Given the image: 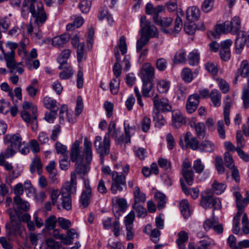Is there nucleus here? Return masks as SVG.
<instances>
[{
	"mask_svg": "<svg viewBox=\"0 0 249 249\" xmlns=\"http://www.w3.org/2000/svg\"><path fill=\"white\" fill-rule=\"evenodd\" d=\"M241 21L239 17H234L231 21H225L223 24H218L215 27V32H212L214 38H218L221 33H231L236 35L234 42L235 52L236 54H240L245 45L249 47V31L240 30Z\"/></svg>",
	"mask_w": 249,
	"mask_h": 249,
	"instance_id": "obj_1",
	"label": "nucleus"
},
{
	"mask_svg": "<svg viewBox=\"0 0 249 249\" xmlns=\"http://www.w3.org/2000/svg\"><path fill=\"white\" fill-rule=\"evenodd\" d=\"M30 13L32 17L34 18V24L38 28L42 27L47 19V16L44 10L42 3L37 1L36 6L35 4H31Z\"/></svg>",
	"mask_w": 249,
	"mask_h": 249,
	"instance_id": "obj_2",
	"label": "nucleus"
},
{
	"mask_svg": "<svg viewBox=\"0 0 249 249\" xmlns=\"http://www.w3.org/2000/svg\"><path fill=\"white\" fill-rule=\"evenodd\" d=\"M96 152L101 156L107 155L110 151V139L108 134H106L103 141L102 137L97 136L94 142Z\"/></svg>",
	"mask_w": 249,
	"mask_h": 249,
	"instance_id": "obj_3",
	"label": "nucleus"
},
{
	"mask_svg": "<svg viewBox=\"0 0 249 249\" xmlns=\"http://www.w3.org/2000/svg\"><path fill=\"white\" fill-rule=\"evenodd\" d=\"M141 27L142 32L141 35H144L150 39L151 37H157L158 36V32L157 28L150 24L146 20L145 16L141 18Z\"/></svg>",
	"mask_w": 249,
	"mask_h": 249,
	"instance_id": "obj_4",
	"label": "nucleus"
},
{
	"mask_svg": "<svg viewBox=\"0 0 249 249\" xmlns=\"http://www.w3.org/2000/svg\"><path fill=\"white\" fill-rule=\"evenodd\" d=\"M112 180L111 191L113 194H116L118 191L121 192L124 188H126L125 177L122 173H114Z\"/></svg>",
	"mask_w": 249,
	"mask_h": 249,
	"instance_id": "obj_5",
	"label": "nucleus"
},
{
	"mask_svg": "<svg viewBox=\"0 0 249 249\" xmlns=\"http://www.w3.org/2000/svg\"><path fill=\"white\" fill-rule=\"evenodd\" d=\"M154 107L158 111L167 112L172 110V106L170 104L169 100L166 97L159 98L158 94H156L153 98Z\"/></svg>",
	"mask_w": 249,
	"mask_h": 249,
	"instance_id": "obj_6",
	"label": "nucleus"
},
{
	"mask_svg": "<svg viewBox=\"0 0 249 249\" xmlns=\"http://www.w3.org/2000/svg\"><path fill=\"white\" fill-rule=\"evenodd\" d=\"M84 189H83L79 200L80 206L83 208L87 207L92 196V189L88 178H84Z\"/></svg>",
	"mask_w": 249,
	"mask_h": 249,
	"instance_id": "obj_7",
	"label": "nucleus"
},
{
	"mask_svg": "<svg viewBox=\"0 0 249 249\" xmlns=\"http://www.w3.org/2000/svg\"><path fill=\"white\" fill-rule=\"evenodd\" d=\"M135 217L134 212L131 211L124 218V223L126 230V238L127 241L132 240L134 236V232L132 231V229Z\"/></svg>",
	"mask_w": 249,
	"mask_h": 249,
	"instance_id": "obj_8",
	"label": "nucleus"
},
{
	"mask_svg": "<svg viewBox=\"0 0 249 249\" xmlns=\"http://www.w3.org/2000/svg\"><path fill=\"white\" fill-rule=\"evenodd\" d=\"M36 107H33L32 109V116L29 112L23 111L21 113V117L22 119L27 123H30L32 124V129L33 131H35L37 129V121L36 114Z\"/></svg>",
	"mask_w": 249,
	"mask_h": 249,
	"instance_id": "obj_9",
	"label": "nucleus"
},
{
	"mask_svg": "<svg viewBox=\"0 0 249 249\" xmlns=\"http://www.w3.org/2000/svg\"><path fill=\"white\" fill-rule=\"evenodd\" d=\"M77 186V178L76 174L72 172L71 174L70 181L66 182L62 186L61 193H65L71 196V194L75 193Z\"/></svg>",
	"mask_w": 249,
	"mask_h": 249,
	"instance_id": "obj_10",
	"label": "nucleus"
},
{
	"mask_svg": "<svg viewBox=\"0 0 249 249\" xmlns=\"http://www.w3.org/2000/svg\"><path fill=\"white\" fill-rule=\"evenodd\" d=\"M155 69L150 63H144L141 70V79L142 82H150L154 78Z\"/></svg>",
	"mask_w": 249,
	"mask_h": 249,
	"instance_id": "obj_11",
	"label": "nucleus"
},
{
	"mask_svg": "<svg viewBox=\"0 0 249 249\" xmlns=\"http://www.w3.org/2000/svg\"><path fill=\"white\" fill-rule=\"evenodd\" d=\"M14 207L17 215L19 217L21 211L27 212L29 210L30 204L19 196H16L14 197Z\"/></svg>",
	"mask_w": 249,
	"mask_h": 249,
	"instance_id": "obj_12",
	"label": "nucleus"
},
{
	"mask_svg": "<svg viewBox=\"0 0 249 249\" xmlns=\"http://www.w3.org/2000/svg\"><path fill=\"white\" fill-rule=\"evenodd\" d=\"M119 49L122 55H124L127 53V44L124 36H122L120 37L119 39V43L118 46L114 48V55L116 60V62L120 63L121 57L119 52Z\"/></svg>",
	"mask_w": 249,
	"mask_h": 249,
	"instance_id": "obj_13",
	"label": "nucleus"
},
{
	"mask_svg": "<svg viewBox=\"0 0 249 249\" xmlns=\"http://www.w3.org/2000/svg\"><path fill=\"white\" fill-rule=\"evenodd\" d=\"M199 104V96L197 94L190 95L188 98L186 105L187 112L193 113L197 108Z\"/></svg>",
	"mask_w": 249,
	"mask_h": 249,
	"instance_id": "obj_14",
	"label": "nucleus"
},
{
	"mask_svg": "<svg viewBox=\"0 0 249 249\" xmlns=\"http://www.w3.org/2000/svg\"><path fill=\"white\" fill-rule=\"evenodd\" d=\"M186 123V118L179 110H174L172 112V125L178 128Z\"/></svg>",
	"mask_w": 249,
	"mask_h": 249,
	"instance_id": "obj_15",
	"label": "nucleus"
},
{
	"mask_svg": "<svg viewBox=\"0 0 249 249\" xmlns=\"http://www.w3.org/2000/svg\"><path fill=\"white\" fill-rule=\"evenodd\" d=\"M186 19L188 21L198 20L200 17V11L196 6H192L188 8L186 11Z\"/></svg>",
	"mask_w": 249,
	"mask_h": 249,
	"instance_id": "obj_16",
	"label": "nucleus"
},
{
	"mask_svg": "<svg viewBox=\"0 0 249 249\" xmlns=\"http://www.w3.org/2000/svg\"><path fill=\"white\" fill-rule=\"evenodd\" d=\"M84 154L86 162L87 163L90 164L92 158L91 142L89 141L87 137L84 138Z\"/></svg>",
	"mask_w": 249,
	"mask_h": 249,
	"instance_id": "obj_17",
	"label": "nucleus"
},
{
	"mask_svg": "<svg viewBox=\"0 0 249 249\" xmlns=\"http://www.w3.org/2000/svg\"><path fill=\"white\" fill-rule=\"evenodd\" d=\"M142 96L145 97H154V89L152 81L142 82Z\"/></svg>",
	"mask_w": 249,
	"mask_h": 249,
	"instance_id": "obj_18",
	"label": "nucleus"
},
{
	"mask_svg": "<svg viewBox=\"0 0 249 249\" xmlns=\"http://www.w3.org/2000/svg\"><path fill=\"white\" fill-rule=\"evenodd\" d=\"M184 141L186 145L192 149L195 150L199 149L198 142L196 137H192L190 132H187L184 136Z\"/></svg>",
	"mask_w": 249,
	"mask_h": 249,
	"instance_id": "obj_19",
	"label": "nucleus"
},
{
	"mask_svg": "<svg viewBox=\"0 0 249 249\" xmlns=\"http://www.w3.org/2000/svg\"><path fill=\"white\" fill-rule=\"evenodd\" d=\"M70 38L69 34H64L58 36H55L52 40V45L56 47H60L68 42Z\"/></svg>",
	"mask_w": 249,
	"mask_h": 249,
	"instance_id": "obj_20",
	"label": "nucleus"
},
{
	"mask_svg": "<svg viewBox=\"0 0 249 249\" xmlns=\"http://www.w3.org/2000/svg\"><path fill=\"white\" fill-rule=\"evenodd\" d=\"M191 126L194 128L196 134L199 139H203L206 135L205 125L203 123L192 122Z\"/></svg>",
	"mask_w": 249,
	"mask_h": 249,
	"instance_id": "obj_21",
	"label": "nucleus"
},
{
	"mask_svg": "<svg viewBox=\"0 0 249 249\" xmlns=\"http://www.w3.org/2000/svg\"><path fill=\"white\" fill-rule=\"evenodd\" d=\"M36 0H24L22 3V7L21 9V15L24 19H26L28 17L29 13L30 12V7L31 4H35V6H36Z\"/></svg>",
	"mask_w": 249,
	"mask_h": 249,
	"instance_id": "obj_22",
	"label": "nucleus"
},
{
	"mask_svg": "<svg viewBox=\"0 0 249 249\" xmlns=\"http://www.w3.org/2000/svg\"><path fill=\"white\" fill-rule=\"evenodd\" d=\"M188 234L185 231H182L178 233L176 243L179 249H186L185 244L188 241Z\"/></svg>",
	"mask_w": 249,
	"mask_h": 249,
	"instance_id": "obj_23",
	"label": "nucleus"
},
{
	"mask_svg": "<svg viewBox=\"0 0 249 249\" xmlns=\"http://www.w3.org/2000/svg\"><path fill=\"white\" fill-rule=\"evenodd\" d=\"M5 140H7L10 142V145L18 149L21 145L22 139L18 134H16L12 136L6 135L4 137Z\"/></svg>",
	"mask_w": 249,
	"mask_h": 249,
	"instance_id": "obj_24",
	"label": "nucleus"
},
{
	"mask_svg": "<svg viewBox=\"0 0 249 249\" xmlns=\"http://www.w3.org/2000/svg\"><path fill=\"white\" fill-rule=\"evenodd\" d=\"M79 146L80 142L78 140L75 141L71 146L70 156L71 160L73 162H76L79 158L80 153Z\"/></svg>",
	"mask_w": 249,
	"mask_h": 249,
	"instance_id": "obj_25",
	"label": "nucleus"
},
{
	"mask_svg": "<svg viewBox=\"0 0 249 249\" xmlns=\"http://www.w3.org/2000/svg\"><path fill=\"white\" fill-rule=\"evenodd\" d=\"M43 104L46 108L50 110L57 111L59 108L58 104L56 101L53 98L46 96L43 100Z\"/></svg>",
	"mask_w": 249,
	"mask_h": 249,
	"instance_id": "obj_26",
	"label": "nucleus"
},
{
	"mask_svg": "<svg viewBox=\"0 0 249 249\" xmlns=\"http://www.w3.org/2000/svg\"><path fill=\"white\" fill-rule=\"evenodd\" d=\"M231 99L230 96H227L224 101L225 106L224 107V116L225 123L227 125H229L230 124V120L229 118Z\"/></svg>",
	"mask_w": 249,
	"mask_h": 249,
	"instance_id": "obj_27",
	"label": "nucleus"
},
{
	"mask_svg": "<svg viewBox=\"0 0 249 249\" xmlns=\"http://www.w3.org/2000/svg\"><path fill=\"white\" fill-rule=\"evenodd\" d=\"M215 148V145L212 142L205 140L202 141L199 145V150L201 152L211 153Z\"/></svg>",
	"mask_w": 249,
	"mask_h": 249,
	"instance_id": "obj_28",
	"label": "nucleus"
},
{
	"mask_svg": "<svg viewBox=\"0 0 249 249\" xmlns=\"http://www.w3.org/2000/svg\"><path fill=\"white\" fill-rule=\"evenodd\" d=\"M133 195L134 203L140 204L145 202L146 200L145 194L141 192L140 188L138 186L135 187Z\"/></svg>",
	"mask_w": 249,
	"mask_h": 249,
	"instance_id": "obj_29",
	"label": "nucleus"
},
{
	"mask_svg": "<svg viewBox=\"0 0 249 249\" xmlns=\"http://www.w3.org/2000/svg\"><path fill=\"white\" fill-rule=\"evenodd\" d=\"M210 97L214 107L220 106L221 94L217 89H213L210 92Z\"/></svg>",
	"mask_w": 249,
	"mask_h": 249,
	"instance_id": "obj_30",
	"label": "nucleus"
},
{
	"mask_svg": "<svg viewBox=\"0 0 249 249\" xmlns=\"http://www.w3.org/2000/svg\"><path fill=\"white\" fill-rule=\"evenodd\" d=\"M163 10V6L158 5L154 7L151 3H148L146 5L145 12L147 15H153V18L156 16H159V13Z\"/></svg>",
	"mask_w": 249,
	"mask_h": 249,
	"instance_id": "obj_31",
	"label": "nucleus"
},
{
	"mask_svg": "<svg viewBox=\"0 0 249 249\" xmlns=\"http://www.w3.org/2000/svg\"><path fill=\"white\" fill-rule=\"evenodd\" d=\"M7 229H9V232L13 234L16 235L19 233L21 229V223L20 222L16 221L15 220L12 221L11 223H7L5 225Z\"/></svg>",
	"mask_w": 249,
	"mask_h": 249,
	"instance_id": "obj_32",
	"label": "nucleus"
},
{
	"mask_svg": "<svg viewBox=\"0 0 249 249\" xmlns=\"http://www.w3.org/2000/svg\"><path fill=\"white\" fill-rule=\"evenodd\" d=\"M154 22L158 25L162 27H167L169 26L173 21L171 18H161L159 16H156L153 18Z\"/></svg>",
	"mask_w": 249,
	"mask_h": 249,
	"instance_id": "obj_33",
	"label": "nucleus"
},
{
	"mask_svg": "<svg viewBox=\"0 0 249 249\" xmlns=\"http://www.w3.org/2000/svg\"><path fill=\"white\" fill-rule=\"evenodd\" d=\"M42 166L40 159L37 156L35 157L30 164L31 173L34 174L36 171V168L38 174L40 175L42 172Z\"/></svg>",
	"mask_w": 249,
	"mask_h": 249,
	"instance_id": "obj_34",
	"label": "nucleus"
},
{
	"mask_svg": "<svg viewBox=\"0 0 249 249\" xmlns=\"http://www.w3.org/2000/svg\"><path fill=\"white\" fill-rule=\"evenodd\" d=\"M180 182L182 190L185 195H189V194H191L192 197L194 199L197 198L199 196V191L198 189L193 188L190 191L184 184L182 179H180Z\"/></svg>",
	"mask_w": 249,
	"mask_h": 249,
	"instance_id": "obj_35",
	"label": "nucleus"
},
{
	"mask_svg": "<svg viewBox=\"0 0 249 249\" xmlns=\"http://www.w3.org/2000/svg\"><path fill=\"white\" fill-rule=\"evenodd\" d=\"M71 51L69 49H66L63 51L58 58V62L59 63L58 69L61 70L63 69V65L66 64L67 59L69 58L71 54Z\"/></svg>",
	"mask_w": 249,
	"mask_h": 249,
	"instance_id": "obj_36",
	"label": "nucleus"
},
{
	"mask_svg": "<svg viewBox=\"0 0 249 249\" xmlns=\"http://www.w3.org/2000/svg\"><path fill=\"white\" fill-rule=\"evenodd\" d=\"M61 204L63 209L67 211L71 209V196L67 195L64 193H61Z\"/></svg>",
	"mask_w": 249,
	"mask_h": 249,
	"instance_id": "obj_37",
	"label": "nucleus"
},
{
	"mask_svg": "<svg viewBox=\"0 0 249 249\" xmlns=\"http://www.w3.org/2000/svg\"><path fill=\"white\" fill-rule=\"evenodd\" d=\"M214 241L211 239H204L199 241L196 245L197 249H211L212 245H214Z\"/></svg>",
	"mask_w": 249,
	"mask_h": 249,
	"instance_id": "obj_38",
	"label": "nucleus"
},
{
	"mask_svg": "<svg viewBox=\"0 0 249 249\" xmlns=\"http://www.w3.org/2000/svg\"><path fill=\"white\" fill-rule=\"evenodd\" d=\"M180 212L184 218H188L190 215L189 203L187 200H182L180 203Z\"/></svg>",
	"mask_w": 249,
	"mask_h": 249,
	"instance_id": "obj_39",
	"label": "nucleus"
},
{
	"mask_svg": "<svg viewBox=\"0 0 249 249\" xmlns=\"http://www.w3.org/2000/svg\"><path fill=\"white\" fill-rule=\"evenodd\" d=\"M214 213H213V217L212 218L207 219L203 222V228L206 231H208L211 228L213 229V227L215 224H218L219 219L218 217L213 216Z\"/></svg>",
	"mask_w": 249,
	"mask_h": 249,
	"instance_id": "obj_40",
	"label": "nucleus"
},
{
	"mask_svg": "<svg viewBox=\"0 0 249 249\" xmlns=\"http://www.w3.org/2000/svg\"><path fill=\"white\" fill-rule=\"evenodd\" d=\"M89 171V166L88 165L83 164L81 163L75 164V171L78 175L81 176L83 178H85L83 177L87 174Z\"/></svg>",
	"mask_w": 249,
	"mask_h": 249,
	"instance_id": "obj_41",
	"label": "nucleus"
},
{
	"mask_svg": "<svg viewBox=\"0 0 249 249\" xmlns=\"http://www.w3.org/2000/svg\"><path fill=\"white\" fill-rule=\"evenodd\" d=\"M188 93V89L183 84H179L177 86L176 90V94L178 100H182L185 98L186 95Z\"/></svg>",
	"mask_w": 249,
	"mask_h": 249,
	"instance_id": "obj_42",
	"label": "nucleus"
},
{
	"mask_svg": "<svg viewBox=\"0 0 249 249\" xmlns=\"http://www.w3.org/2000/svg\"><path fill=\"white\" fill-rule=\"evenodd\" d=\"M226 185L224 183H219L215 180L212 184V188L213 191L216 195H221L223 193L226 188Z\"/></svg>",
	"mask_w": 249,
	"mask_h": 249,
	"instance_id": "obj_43",
	"label": "nucleus"
},
{
	"mask_svg": "<svg viewBox=\"0 0 249 249\" xmlns=\"http://www.w3.org/2000/svg\"><path fill=\"white\" fill-rule=\"evenodd\" d=\"M150 39L144 35H141V37L137 40L136 44V51L140 53L149 42Z\"/></svg>",
	"mask_w": 249,
	"mask_h": 249,
	"instance_id": "obj_44",
	"label": "nucleus"
},
{
	"mask_svg": "<svg viewBox=\"0 0 249 249\" xmlns=\"http://www.w3.org/2000/svg\"><path fill=\"white\" fill-rule=\"evenodd\" d=\"M155 198L157 201V206L159 210L162 209L165 205V196L160 193L157 192L155 195Z\"/></svg>",
	"mask_w": 249,
	"mask_h": 249,
	"instance_id": "obj_45",
	"label": "nucleus"
},
{
	"mask_svg": "<svg viewBox=\"0 0 249 249\" xmlns=\"http://www.w3.org/2000/svg\"><path fill=\"white\" fill-rule=\"evenodd\" d=\"M189 63L190 65L195 66L199 62V55L196 50L190 52L188 56Z\"/></svg>",
	"mask_w": 249,
	"mask_h": 249,
	"instance_id": "obj_46",
	"label": "nucleus"
},
{
	"mask_svg": "<svg viewBox=\"0 0 249 249\" xmlns=\"http://www.w3.org/2000/svg\"><path fill=\"white\" fill-rule=\"evenodd\" d=\"M197 28L196 25L194 21H186L184 23V30L188 35H193Z\"/></svg>",
	"mask_w": 249,
	"mask_h": 249,
	"instance_id": "obj_47",
	"label": "nucleus"
},
{
	"mask_svg": "<svg viewBox=\"0 0 249 249\" xmlns=\"http://www.w3.org/2000/svg\"><path fill=\"white\" fill-rule=\"evenodd\" d=\"M169 87L170 83L165 80H160L157 83V88L160 93L167 92L169 89Z\"/></svg>",
	"mask_w": 249,
	"mask_h": 249,
	"instance_id": "obj_48",
	"label": "nucleus"
},
{
	"mask_svg": "<svg viewBox=\"0 0 249 249\" xmlns=\"http://www.w3.org/2000/svg\"><path fill=\"white\" fill-rule=\"evenodd\" d=\"M124 133L127 135V140L128 142H131V132L134 133L136 129L135 125L130 126V124L127 122L124 121Z\"/></svg>",
	"mask_w": 249,
	"mask_h": 249,
	"instance_id": "obj_49",
	"label": "nucleus"
},
{
	"mask_svg": "<svg viewBox=\"0 0 249 249\" xmlns=\"http://www.w3.org/2000/svg\"><path fill=\"white\" fill-rule=\"evenodd\" d=\"M181 77L185 82L190 83L193 79L191 70L187 68H184L181 73Z\"/></svg>",
	"mask_w": 249,
	"mask_h": 249,
	"instance_id": "obj_50",
	"label": "nucleus"
},
{
	"mask_svg": "<svg viewBox=\"0 0 249 249\" xmlns=\"http://www.w3.org/2000/svg\"><path fill=\"white\" fill-rule=\"evenodd\" d=\"M186 61V58L185 51L184 50H180L178 51L174 56V63H182L185 62Z\"/></svg>",
	"mask_w": 249,
	"mask_h": 249,
	"instance_id": "obj_51",
	"label": "nucleus"
},
{
	"mask_svg": "<svg viewBox=\"0 0 249 249\" xmlns=\"http://www.w3.org/2000/svg\"><path fill=\"white\" fill-rule=\"evenodd\" d=\"M29 40L27 38H23L19 42L18 45V53L19 55H26L27 54L26 50V45L28 44Z\"/></svg>",
	"mask_w": 249,
	"mask_h": 249,
	"instance_id": "obj_52",
	"label": "nucleus"
},
{
	"mask_svg": "<svg viewBox=\"0 0 249 249\" xmlns=\"http://www.w3.org/2000/svg\"><path fill=\"white\" fill-rule=\"evenodd\" d=\"M91 3L90 0H82L79 4L78 7L83 13L86 14L89 12Z\"/></svg>",
	"mask_w": 249,
	"mask_h": 249,
	"instance_id": "obj_53",
	"label": "nucleus"
},
{
	"mask_svg": "<svg viewBox=\"0 0 249 249\" xmlns=\"http://www.w3.org/2000/svg\"><path fill=\"white\" fill-rule=\"evenodd\" d=\"M133 208L136 211L137 217H141L146 216V210L140 203H133Z\"/></svg>",
	"mask_w": 249,
	"mask_h": 249,
	"instance_id": "obj_54",
	"label": "nucleus"
},
{
	"mask_svg": "<svg viewBox=\"0 0 249 249\" xmlns=\"http://www.w3.org/2000/svg\"><path fill=\"white\" fill-rule=\"evenodd\" d=\"M224 159L225 165L229 169L235 167L232 155L229 152L225 153Z\"/></svg>",
	"mask_w": 249,
	"mask_h": 249,
	"instance_id": "obj_55",
	"label": "nucleus"
},
{
	"mask_svg": "<svg viewBox=\"0 0 249 249\" xmlns=\"http://www.w3.org/2000/svg\"><path fill=\"white\" fill-rule=\"evenodd\" d=\"M215 0H205L201 5V9L205 13L211 11L214 5Z\"/></svg>",
	"mask_w": 249,
	"mask_h": 249,
	"instance_id": "obj_56",
	"label": "nucleus"
},
{
	"mask_svg": "<svg viewBox=\"0 0 249 249\" xmlns=\"http://www.w3.org/2000/svg\"><path fill=\"white\" fill-rule=\"evenodd\" d=\"M85 44L84 43L81 42L78 43L77 46V61L78 62H81L85 56V50H84Z\"/></svg>",
	"mask_w": 249,
	"mask_h": 249,
	"instance_id": "obj_57",
	"label": "nucleus"
},
{
	"mask_svg": "<svg viewBox=\"0 0 249 249\" xmlns=\"http://www.w3.org/2000/svg\"><path fill=\"white\" fill-rule=\"evenodd\" d=\"M182 174L187 184L191 186L194 182V172L193 170L182 172Z\"/></svg>",
	"mask_w": 249,
	"mask_h": 249,
	"instance_id": "obj_58",
	"label": "nucleus"
},
{
	"mask_svg": "<svg viewBox=\"0 0 249 249\" xmlns=\"http://www.w3.org/2000/svg\"><path fill=\"white\" fill-rule=\"evenodd\" d=\"M241 99L245 109L249 108V89L244 88L242 93Z\"/></svg>",
	"mask_w": 249,
	"mask_h": 249,
	"instance_id": "obj_59",
	"label": "nucleus"
},
{
	"mask_svg": "<svg viewBox=\"0 0 249 249\" xmlns=\"http://www.w3.org/2000/svg\"><path fill=\"white\" fill-rule=\"evenodd\" d=\"M113 200H115L116 203L118 204L119 211L122 213H124L127 208L126 200L123 198H118L117 197H115Z\"/></svg>",
	"mask_w": 249,
	"mask_h": 249,
	"instance_id": "obj_60",
	"label": "nucleus"
},
{
	"mask_svg": "<svg viewBox=\"0 0 249 249\" xmlns=\"http://www.w3.org/2000/svg\"><path fill=\"white\" fill-rule=\"evenodd\" d=\"M56 223V217L54 215H51L46 220L45 226L47 230H53L55 228Z\"/></svg>",
	"mask_w": 249,
	"mask_h": 249,
	"instance_id": "obj_61",
	"label": "nucleus"
},
{
	"mask_svg": "<svg viewBox=\"0 0 249 249\" xmlns=\"http://www.w3.org/2000/svg\"><path fill=\"white\" fill-rule=\"evenodd\" d=\"M168 66L167 60L164 58H160L157 60L156 66L157 69L161 71L166 70Z\"/></svg>",
	"mask_w": 249,
	"mask_h": 249,
	"instance_id": "obj_62",
	"label": "nucleus"
},
{
	"mask_svg": "<svg viewBox=\"0 0 249 249\" xmlns=\"http://www.w3.org/2000/svg\"><path fill=\"white\" fill-rule=\"evenodd\" d=\"M240 74L243 77H249V65L246 60L242 61L240 67Z\"/></svg>",
	"mask_w": 249,
	"mask_h": 249,
	"instance_id": "obj_63",
	"label": "nucleus"
},
{
	"mask_svg": "<svg viewBox=\"0 0 249 249\" xmlns=\"http://www.w3.org/2000/svg\"><path fill=\"white\" fill-rule=\"evenodd\" d=\"M242 230L243 232L246 234L249 233V220L248 216L246 213H244L242 219Z\"/></svg>",
	"mask_w": 249,
	"mask_h": 249,
	"instance_id": "obj_64",
	"label": "nucleus"
}]
</instances>
